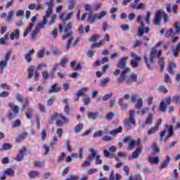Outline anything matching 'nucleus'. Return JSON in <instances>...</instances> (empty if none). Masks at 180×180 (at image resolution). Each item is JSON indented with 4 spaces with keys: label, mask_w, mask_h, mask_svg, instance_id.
I'll return each mask as SVG.
<instances>
[{
    "label": "nucleus",
    "mask_w": 180,
    "mask_h": 180,
    "mask_svg": "<svg viewBox=\"0 0 180 180\" xmlns=\"http://www.w3.org/2000/svg\"><path fill=\"white\" fill-rule=\"evenodd\" d=\"M53 0H49V1L46 3V5L48 6L47 10L46 11V15L44 16L42 22H39L37 27L32 32L31 35V40L32 41L36 40L37 34H39L40 30L44 29L49 24V18H50V15H51V12H53V7H51V4H53Z\"/></svg>",
    "instance_id": "nucleus-1"
},
{
    "label": "nucleus",
    "mask_w": 180,
    "mask_h": 180,
    "mask_svg": "<svg viewBox=\"0 0 180 180\" xmlns=\"http://www.w3.org/2000/svg\"><path fill=\"white\" fill-rule=\"evenodd\" d=\"M84 8L85 11H89V13H84L82 16V20H85L87 16V22H90L91 25L95 23L96 20H101V19H103L106 15H108V12L105 11H102L100 13H94L92 11V7L89 4H84Z\"/></svg>",
    "instance_id": "nucleus-2"
},
{
    "label": "nucleus",
    "mask_w": 180,
    "mask_h": 180,
    "mask_svg": "<svg viewBox=\"0 0 180 180\" xmlns=\"http://www.w3.org/2000/svg\"><path fill=\"white\" fill-rule=\"evenodd\" d=\"M161 53H162V50L160 49L158 52L157 50L154 48H153L150 51V55H149V60L150 63L151 64H153L154 63V58H155V56H157V58H159L158 63L160 65V70L161 71H164V68L165 67V63H164V58H160Z\"/></svg>",
    "instance_id": "nucleus-3"
},
{
    "label": "nucleus",
    "mask_w": 180,
    "mask_h": 180,
    "mask_svg": "<svg viewBox=\"0 0 180 180\" xmlns=\"http://www.w3.org/2000/svg\"><path fill=\"white\" fill-rule=\"evenodd\" d=\"M175 32H174V28H170L167 30L165 33V37L167 39L172 37V41L173 43H176V41L179 39L178 36H175V34H179L180 27L179 22H176L174 25Z\"/></svg>",
    "instance_id": "nucleus-4"
},
{
    "label": "nucleus",
    "mask_w": 180,
    "mask_h": 180,
    "mask_svg": "<svg viewBox=\"0 0 180 180\" xmlns=\"http://www.w3.org/2000/svg\"><path fill=\"white\" fill-rule=\"evenodd\" d=\"M73 25V22H70L69 24H68V25L64 30L65 34L62 37L63 40H65V39H69L66 46L67 49H68V48L70 47L71 41L74 40V37H72V31H70L72 29Z\"/></svg>",
    "instance_id": "nucleus-5"
},
{
    "label": "nucleus",
    "mask_w": 180,
    "mask_h": 180,
    "mask_svg": "<svg viewBox=\"0 0 180 180\" xmlns=\"http://www.w3.org/2000/svg\"><path fill=\"white\" fill-rule=\"evenodd\" d=\"M56 119H58L56 125L58 126V127H63L64 124L70 123V120L63 114L56 112L55 115L51 117V120H56Z\"/></svg>",
    "instance_id": "nucleus-6"
},
{
    "label": "nucleus",
    "mask_w": 180,
    "mask_h": 180,
    "mask_svg": "<svg viewBox=\"0 0 180 180\" xmlns=\"http://www.w3.org/2000/svg\"><path fill=\"white\" fill-rule=\"evenodd\" d=\"M12 55V51L8 50L4 54L3 60L0 61V70L1 74H4V71H5V68L8 67V64L9 63V59L11 58V56Z\"/></svg>",
    "instance_id": "nucleus-7"
},
{
    "label": "nucleus",
    "mask_w": 180,
    "mask_h": 180,
    "mask_svg": "<svg viewBox=\"0 0 180 180\" xmlns=\"http://www.w3.org/2000/svg\"><path fill=\"white\" fill-rule=\"evenodd\" d=\"M136 115V111H130L129 112V118L128 120H124V123L125 124V127L127 130H131V124L136 126V119H134V116Z\"/></svg>",
    "instance_id": "nucleus-8"
},
{
    "label": "nucleus",
    "mask_w": 180,
    "mask_h": 180,
    "mask_svg": "<svg viewBox=\"0 0 180 180\" xmlns=\"http://www.w3.org/2000/svg\"><path fill=\"white\" fill-rule=\"evenodd\" d=\"M163 16L165 22H168V15L162 10H158L155 12V25H161V17Z\"/></svg>",
    "instance_id": "nucleus-9"
},
{
    "label": "nucleus",
    "mask_w": 180,
    "mask_h": 180,
    "mask_svg": "<svg viewBox=\"0 0 180 180\" xmlns=\"http://www.w3.org/2000/svg\"><path fill=\"white\" fill-rule=\"evenodd\" d=\"M15 99L17 102H20V103H22V110H26L27 109V105H29V98H25L23 94L20 93H17L15 94Z\"/></svg>",
    "instance_id": "nucleus-10"
},
{
    "label": "nucleus",
    "mask_w": 180,
    "mask_h": 180,
    "mask_svg": "<svg viewBox=\"0 0 180 180\" xmlns=\"http://www.w3.org/2000/svg\"><path fill=\"white\" fill-rule=\"evenodd\" d=\"M127 141H129L128 143V150H134V146H138V147H140V139H136V142L134 140H130L129 136H127L124 139L123 143H127Z\"/></svg>",
    "instance_id": "nucleus-11"
},
{
    "label": "nucleus",
    "mask_w": 180,
    "mask_h": 180,
    "mask_svg": "<svg viewBox=\"0 0 180 180\" xmlns=\"http://www.w3.org/2000/svg\"><path fill=\"white\" fill-rule=\"evenodd\" d=\"M36 22H37V16L34 15L32 19V22L30 23V26L24 32L23 37H26L33 30V27L36 25Z\"/></svg>",
    "instance_id": "nucleus-12"
},
{
    "label": "nucleus",
    "mask_w": 180,
    "mask_h": 180,
    "mask_svg": "<svg viewBox=\"0 0 180 180\" xmlns=\"http://www.w3.org/2000/svg\"><path fill=\"white\" fill-rule=\"evenodd\" d=\"M131 72L130 68H127L121 74L120 77L117 79L118 84H122L124 81H126V74Z\"/></svg>",
    "instance_id": "nucleus-13"
},
{
    "label": "nucleus",
    "mask_w": 180,
    "mask_h": 180,
    "mask_svg": "<svg viewBox=\"0 0 180 180\" xmlns=\"http://www.w3.org/2000/svg\"><path fill=\"white\" fill-rule=\"evenodd\" d=\"M26 151H27L26 147H22L15 158L16 161H23V160H25V155L26 154Z\"/></svg>",
    "instance_id": "nucleus-14"
},
{
    "label": "nucleus",
    "mask_w": 180,
    "mask_h": 180,
    "mask_svg": "<svg viewBox=\"0 0 180 180\" xmlns=\"http://www.w3.org/2000/svg\"><path fill=\"white\" fill-rule=\"evenodd\" d=\"M20 39V30L17 28L10 34V40H19Z\"/></svg>",
    "instance_id": "nucleus-15"
},
{
    "label": "nucleus",
    "mask_w": 180,
    "mask_h": 180,
    "mask_svg": "<svg viewBox=\"0 0 180 180\" xmlns=\"http://www.w3.org/2000/svg\"><path fill=\"white\" fill-rule=\"evenodd\" d=\"M125 81L127 85H133V84L137 81V74H131Z\"/></svg>",
    "instance_id": "nucleus-16"
},
{
    "label": "nucleus",
    "mask_w": 180,
    "mask_h": 180,
    "mask_svg": "<svg viewBox=\"0 0 180 180\" xmlns=\"http://www.w3.org/2000/svg\"><path fill=\"white\" fill-rule=\"evenodd\" d=\"M74 15V12H70L69 13H62L60 15V19L62 22H68V20H70L72 18V15Z\"/></svg>",
    "instance_id": "nucleus-17"
},
{
    "label": "nucleus",
    "mask_w": 180,
    "mask_h": 180,
    "mask_svg": "<svg viewBox=\"0 0 180 180\" xmlns=\"http://www.w3.org/2000/svg\"><path fill=\"white\" fill-rule=\"evenodd\" d=\"M34 54V49H31L24 55V58L27 63H32V56Z\"/></svg>",
    "instance_id": "nucleus-18"
},
{
    "label": "nucleus",
    "mask_w": 180,
    "mask_h": 180,
    "mask_svg": "<svg viewBox=\"0 0 180 180\" xmlns=\"http://www.w3.org/2000/svg\"><path fill=\"white\" fill-rule=\"evenodd\" d=\"M165 127L167 129L168 134L164 139V141H167V139L172 137V134H174V127L172 125H166Z\"/></svg>",
    "instance_id": "nucleus-19"
},
{
    "label": "nucleus",
    "mask_w": 180,
    "mask_h": 180,
    "mask_svg": "<svg viewBox=\"0 0 180 180\" xmlns=\"http://www.w3.org/2000/svg\"><path fill=\"white\" fill-rule=\"evenodd\" d=\"M8 107L13 110L15 116H18V114L20 112V107L15 105L13 103H9Z\"/></svg>",
    "instance_id": "nucleus-20"
},
{
    "label": "nucleus",
    "mask_w": 180,
    "mask_h": 180,
    "mask_svg": "<svg viewBox=\"0 0 180 180\" xmlns=\"http://www.w3.org/2000/svg\"><path fill=\"white\" fill-rule=\"evenodd\" d=\"M127 60H129L128 57H123L120 59V63H118L117 64V67L118 68H124L126 67V65H127V63H126V61H127Z\"/></svg>",
    "instance_id": "nucleus-21"
},
{
    "label": "nucleus",
    "mask_w": 180,
    "mask_h": 180,
    "mask_svg": "<svg viewBox=\"0 0 180 180\" xmlns=\"http://www.w3.org/2000/svg\"><path fill=\"white\" fill-rule=\"evenodd\" d=\"M61 91V87H59L57 84H54L51 86V89L49 91V94H56Z\"/></svg>",
    "instance_id": "nucleus-22"
},
{
    "label": "nucleus",
    "mask_w": 180,
    "mask_h": 180,
    "mask_svg": "<svg viewBox=\"0 0 180 180\" xmlns=\"http://www.w3.org/2000/svg\"><path fill=\"white\" fill-rule=\"evenodd\" d=\"M140 154H141V148H138L132 153L131 156L129 157V159L130 160H136V159L139 158Z\"/></svg>",
    "instance_id": "nucleus-23"
},
{
    "label": "nucleus",
    "mask_w": 180,
    "mask_h": 180,
    "mask_svg": "<svg viewBox=\"0 0 180 180\" xmlns=\"http://www.w3.org/2000/svg\"><path fill=\"white\" fill-rule=\"evenodd\" d=\"M129 8H131L132 9L144 10L146 9V4L140 3L139 4H129Z\"/></svg>",
    "instance_id": "nucleus-24"
},
{
    "label": "nucleus",
    "mask_w": 180,
    "mask_h": 180,
    "mask_svg": "<svg viewBox=\"0 0 180 180\" xmlns=\"http://www.w3.org/2000/svg\"><path fill=\"white\" fill-rule=\"evenodd\" d=\"M89 151L91 153V155L87 156L86 160L87 161L94 162L95 157H96V151H95V149L94 148H89Z\"/></svg>",
    "instance_id": "nucleus-25"
},
{
    "label": "nucleus",
    "mask_w": 180,
    "mask_h": 180,
    "mask_svg": "<svg viewBox=\"0 0 180 180\" xmlns=\"http://www.w3.org/2000/svg\"><path fill=\"white\" fill-rule=\"evenodd\" d=\"M118 104L121 107L122 110H127L129 105L124 103L123 98H120L118 99Z\"/></svg>",
    "instance_id": "nucleus-26"
},
{
    "label": "nucleus",
    "mask_w": 180,
    "mask_h": 180,
    "mask_svg": "<svg viewBox=\"0 0 180 180\" xmlns=\"http://www.w3.org/2000/svg\"><path fill=\"white\" fill-rule=\"evenodd\" d=\"M88 118L90 120H96V119H98V117H99V112H91L88 114Z\"/></svg>",
    "instance_id": "nucleus-27"
},
{
    "label": "nucleus",
    "mask_w": 180,
    "mask_h": 180,
    "mask_svg": "<svg viewBox=\"0 0 180 180\" xmlns=\"http://www.w3.org/2000/svg\"><path fill=\"white\" fill-rule=\"evenodd\" d=\"M51 6L52 8V11H53V1L51 3ZM52 14H53V12H51V14L49 16V18H51V22H49V26H53V25H54V23H56V20L57 19V15L56 14H53V15H52Z\"/></svg>",
    "instance_id": "nucleus-28"
},
{
    "label": "nucleus",
    "mask_w": 180,
    "mask_h": 180,
    "mask_svg": "<svg viewBox=\"0 0 180 180\" xmlns=\"http://www.w3.org/2000/svg\"><path fill=\"white\" fill-rule=\"evenodd\" d=\"M179 51H180V42H179L176 46V47L172 49L174 57H178V54H179Z\"/></svg>",
    "instance_id": "nucleus-29"
},
{
    "label": "nucleus",
    "mask_w": 180,
    "mask_h": 180,
    "mask_svg": "<svg viewBox=\"0 0 180 180\" xmlns=\"http://www.w3.org/2000/svg\"><path fill=\"white\" fill-rule=\"evenodd\" d=\"M88 89H89V88L84 87L77 91V95H78L79 96H85Z\"/></svg>",
    "instance_id": "nucleus-30"
},
{
    "label": "nucleus",
    "mask_w": 180,
    "mask_h": 180,
    "mask_svg": "<svg viewBox=\"0 0 180 180\" xmlns=\"http://www.w3.org/2000/svg\"><path fill=\"white\" fill-rule=\"evenodd\" d=\"M39 172L37 171L32 170L28 173V176L31 178V179H34L37 176H39Z\"/></svg>",
    "instance_id": "nucleus-31"
},
{
    "label": "nucleus",
    "mask_w": 180,
    "mask_h": 180,
    "mask_svg": "<svg viewBox=\"0 0 180 180\" xmlns=\"http://www.w3.org/2000/svg\"><path fill=\"white\" fill-rule=\"evenodd\" d=\"M175 68H176V64L170 63L169 65V72H170L172 75H175V72L174 71V69Z\"/></svg>",
    "instance_id": "nucleus-32"
},
{
    "label": "nucleus",
    "mask_w": 180,
    "mask_h": 180,
    "mask_svg": "<svg viewBox=\"0 0 180 180\" xmlns=\"http://www.w3.org/2000/svg\"><path fill=\"white\" fill-rule=\"evenodd\" d=\"M27 137V133L24 132L21 135H20L18 138L15 139V143H20L22 140H25Z\"/></svg>",
    "instance_id": "nucleus-33"
},
{
    "label": "nucleus",
    "mask_w": 180,
    "mask_h": 180,
    "mask_svg": "<svg viewBox=\"0 0 180 180\" xmlns=\"http://www.w3.org/2000/svg\"><path fill=\"white\" fill-rule=\"evenodd\" d=\"M149 162H150V164H158V162H160V158L150 156L149 157Z\"/></svg>",
    "instance_id": "nucleus-34"
},
{
    "label": "nucleus",
    "mask_w": 180,
    "mask_h": 180,
    "mask_svg": "<svg viewBox=\"0 0 180 180\" xmlns=\"http://www.w3.org/2000/svg\"><path fill=\"white\" fill-rule=\"evenodd\" d=\"M123 128L122 127H119L117 129H114L110 132L111 136H116V134H119V133H122Z\"/></svg>",
    "instance_id": "nucleus-35"
},
{
    "label": "nucleus",
    "mask_w": 180,
    "mask_h": 180,
    "mask_svg": "<svg viewBox=\"0 0 180 180\" xmlns=\"http://www.w3.org/2000/svg\"><path fill=\"white\" fill-rule=\"evenodd\" d=\"M14 15H15V11L11 10L8 13L7 21L12 22L13 20Z\"/></svg>",
    "instance_id": "nucleus-36"
},
{
    "label": "nucleus",
    "mask_w": 180,
    "mask_h": 180,
    "mask_svg": "<svg viewBox=\"0 0 180 180\" xmlns=\"http://www.w3.org/2000/svg\"><path fill=\"white\" fill-rule=\"evenodd\" d=\"M110 81V78L109 77H106L105 79H103L101 82L99 83V86H106V85L108 84V82H109Z\"/></svg>",
    "instance_id": "nucleus-37"
},
{
    "label": "nucleus",
    "mask_w": 180,
    "mask_h": 180,
    "mask_svg": "<svg viewBox=\"0 0 180 180\" xmlns=\"http://www.w3.org/2000/svg\"><path fill=\"white\" fill-rule=\"evenodd\" d=\"M103 44H105V41H100L99 42L91 44V49H95V47L96 48L102 47Z\"/></svg>",
    "instance_id": "nucleus-38"
},
{
    "label": "nucleus",
    "mask_w": 180,
    "mask_h": 180,
    "mask_svg": "<svg viewBox=\"0 0 180 180\" xmlns=\"http://www.w3.org/2000/svg\"><path fill=\"white\" fill-rule=\"evenodd\" d=\"M171 162V158L167 156V161H165L164 163L160 167V169H164V168H167L168 164Z\"/></svg>",
    "instance_id": "nucleus-39"
},
{
    "label": "nucleus",
    "mask_w": 180,
    "mask_h": 180,
    "mask_svg": "<svg viewBox=\"0 0 180 180\" xmlns=\"http://www.w3.org/2000/svg\"><path fill=\"white\" fill-rule=\"evenodd\" d=\"M30 75H28V78H33L34 76V65H32L28 69Z\"/></svg>",
    "instance_id": "nucleus-40"
},
{
    "label": "nucleus",
    "mask_w": 180,
    "mask_h": 180,
    "mask_svg": "<svg viewBox=\"0 0 180 180\" xmlns=\"http://www.w3.org/2000/svg\"><path fill=\"white\" fill-rule=\"evenodd\" d=\"M153 119H154V116L153 115V114H149L148 117L146 120L145 124H151V123H153Z\"/></svg>",
    "instance_id": "nucleus-41"
},
{
    "label": "nucleus",
    "mask_w": 180,
    "mask_h": 180,
    "mask_svg": "<svg viewBox=\"0 0 180 180\" xmlns=\"http://www.w3.org/2000/svg\"><path fill=\"white\" fill-rule=\"evenodd\" d=\"M96 165H102L103 164V160H102V157L101 155H96Z\"/></svg>",
    "instance_id": "nucleus-42"
},
{
    "label": "nucleus",
    "mask_w": 180,
    "mask_h": 180,
    "mask_svg": "<svg viewBox=\"0 0 180 180\" xmlns=\"http://www.w3.org/2000/svg\"><path fill=\"white\" fill-rule=\"evenodd\" d=\"M84 129V124L81 123L75 126V133H79L81 130Z\"/></svg>",
    "instance_id": "nucleus-43"
},
{
    "label": "nucleus",
    "mask_w": 180,
    "mask_h": 180,
    "mask_svg": "<svg viewBox=\"0 0 180 180\" xmlns=\"http://www.w3.org/2000/svg\"><path fill=\"white\" fill-rule=\"evenodd\" d=\"M167 110V105L164 101H161L160 105V112H166Z\"/></svg>",
    "instance_id": "nucleus-44"
},
{
    "label": "nucleus",
    "mask_w": 180,
    "mask_h": 180,
    "mask_svg": "<svg viewBox=\"0 0 180 180\" xmlns=\"http://www.w3.org/2000/svg\"><path fill=\"white\" fill-rule=\"evenodd\" d=\"M4 174L8 176H13L15 175V172L12 169H6Z\"/></svg>",
    "instance_id": "nucleus-45"
},
{
    "label": "nucleus",
    "mask_w": 180,
    "mask_h": 180,
    "mask_svg": "<svg viewBox=\"0 0 180 180\" xmlns=\"http://www.w3.org/2000/svg\"><path fill=\"white\" fill-rule=\"evenodd\" d=\"M130 56L132 58L135 60V61H141V57L134 53V52H131Z\"/></svg>",
    "instance_id": "nucleus-46"
},
{
    "label": "nucleus",
    "mask_w": 180,
    "mask_h": 180,
    "mask_svg": "<svg viewBox=\"0 0 180 180\" xmlns=\"http://www.w3.org/2000/svg\"><path fill=\"white\" fill-rule=\"evenodd\" d=\"M37 58H43L44 57V49H42L37 52Z\"/></svg>",
    "instance_id": "nucleus-47"
},
{
    "label": "nucleus",
    "mask_w": 180,
    "mask_h": 180,
    "mask_svg": "<svg viewBox=\"0 0 180 180\" xmlns=\"http://www.w3.org/2000/svg\"><path fill=\"white\" fill-rule=\"evenodd\" d=\"M38 108L39 110H41V112H42L43 113H46V112H47V110L46 109V106H44V104L41 103H38Z\"/></svg>",
    "instance_id": "nucleus-48"
},
{
    "label": "nucleus",
    "mask_w": 180,
    "mask_h": 180,
    "mask_svg": "<svg viewBox=\"0 0 180 180\" xmlns=\"http://www.w3.org/2000/svg\"><path fill=\"white\" fill-rule=\"evenodd\" d=\"M136 108L137 109H140L143 107V98H139L137 101H136Z\"/></svg>",
    "instance_id": "nucleus-49"
},
{
    "label": "nucleus",
    "mask_w": 180,
    "mask_h": 180,
    "mask_svg": "<svg viewBox=\"0 0 180 180\" xmlns=\"http://www.w3.org/2000/svg\"><path fill=\"white\" fill-rule=\"evenodd\" d=\"M67 63H68V59L67 58H62V60H60L61 67L65 68V67H67Z\"/></svg>",
    "instance_id": "nucleus-50"
},
{
    "label": "nucleus",
    "mask_w": 180,
    "mask_h": 180,
    "mask_svg": "<svg viewBox=\"0 0 180 180\" xmlns=\"http://www.w3.org/2000/svg\"><path fill=\"white\" fill-rule=\"evenodd\" d=\"M158 131V128H156L155 127H153L152 128H150L148 131V135L150 136L151 134H155V132Z\"/></svg>",
    "instance_id": "nucleus-51"
},
{
    "label": "nucleus",
    "mask_w": 180,
    "mask_h": 180,
    "mask_svg": "<svg viewBox=\"0 0 180 180\" xmlns=\"http://www.w3.org/2000/svg\"><path fill=\"white\" fill-rule=\"evenodd\" d=\"M99 39H101V36L100 35H94L93 37H91L89 39V41H91L92 43H95V41H98V40H99Z\"/></svg>",
    "instance_id": "nucleus-52"
},
{
    "label": "nucleus",
    "mask_w": 180,
    "mask_h": 180,
    "mask_svg": "<svg viewBox=\"0 0 180 180\" xmlns=\"http://www.w3.org/2000/svg\"><path fill=\"white\" fill-rule=\"evenodd\" d=\"M137 61L139 60H131L130 64L131 67H133V68H139V67H140V64H139Z\"/></svg>",
    "instance_id": "nucleus-53"
},
{
    "label": "nucleus",
    "mask_w": 180,
    "mask_h": 180,
    "mask_svg": "<svg viewBox=\"0 0 180 180\" xmlns=\"http://www.w3.org/2000/svg\"><path fill=\"white\" fill-rule=\"evenodd\" d=\"M158 91L159 92H160L161 94H167V92H168V89H166L165 86H160L158 87Z\"/></svg>",
    "instance_id": "nucleus-54"
},
{
    "label": "nucleus",
    "mask_w": 180,
    "mask_h": 180,
    "mask_svg": "<svg viewBox=\"0 0 180 180\" xmlns=\"http://www.w3.org/2000/svg\"><path fill=\"white\" fill-rule=\"evenodd\" d=\"M74 6H75V0H70L68 6L69 11L74 9Z\"/></svg>",
    "instance_id": "nucleus-55"
},
{
    "label": "nucleus",
    "mask_w": 180,
    "mask_h": 180,
    "mask_svg": "<svg viewBox=\"0 0 180 180\" xmlns=\"http://www.w3.org/2000/svg\"><path fill=\"white\" fill-rule=\"evenodd\" d=\"M56 101V97H51L48 101H46V105L48 106H51L53 103H54V101Z\"/></svg>",
    "instance_id": "nucleus-56"
},
{
    "label": "nucleus",
    "mask_w": 180,
    "mask_h": 180,
    "mask_svg": "<svg viewBox=\"0 0 180 180\" xmlns=\"http://www.w3.org/2000/svg\"><path fill=\"white\" fill-rule=\"evenodd\" d=\"M15 15L17 16V18H20L22 16H25V11H23V10L17 11Z\"/></svg>",
    "instance_id": "nucleus-57"
},
{
    "label": "nucleus",
    "mask_w": 180,
    "mask_h": 180,
    "mask_svg": "<svg viewBox=\"0 0 180 180\" xmlns=\"http://www.w3.org/2000/svg\"><path fill=\"white\" fill-rule=\"evenodd\" d=\"M46 137H47V133L46 132V129H42L41 132V138L42 141H44V140H46Z\"/></svg>",
    "instance_id": "nucleus-58"
},
{
    "label": "nucleus",
    "mask_w": 180,
    "mask_h": 180,
    "mask_svg": "<svg viewBox=\"0 0 180 180\" xmlns=\"http://www.w3.org/2000/svg\"><path fill=\"white\" fill-rule=\"evenodd\" d=\"M113 117H115V112H109L107 114L105 119H107V120H112Z\"/></svg>",
    "instance_id": "nucleus-59"
},
{
    "label": "nucleus",
    "mask_w": 180,
    "mask_h": 180,
    "mask_svg": "<svg viewBox=\"0 0 180 180\" xmlns=\"http://www.w3.org/2000/svg\"><path fill=\"white\" fill-rule=\"evenodd\" d=\"M152 149L153 150V151H155V153H160V148L157 146V143H153L152 145Z\"/></svg>",
    "instance_id": "nucleus-60"
},
{
    "label": "nucleus",
    "mask_w": 180,
    "mask_h": 180,
    "mask_svg": "<svg viewBox=\"0 0 180 180\" xmlns=\"http://www.w3.org/2000/svg\"><path fill=\"white\" fill-rule=\"evenodd\" d=\"M113 96V94L110 93L108 94H105L103 97V101H108V99H110Z\"/></svg>",
    "instance_id": "nucleus-61"
},
{
    "label": "nucleus",
    "mask_w": 180,
    "mask_h": 180,
    "mask_svg": "<svg viewBox=\"0 0 180 180\" xmlns=\"http://www.w3.org/2000/svg\"><path fill=\"white\" fill-rule=\"evenodd\" d=\"M20 120H17L15 121V122L13 124L12 127H19L21 124Z\"/></svg>",
    "instance_id": "nucleus-62"
},
{
    "label": "nucleus",
    "mask_w": 180,
    "mask_h": 180,
    "mask_svg": "<svg viewBox=\"0 0 180 180\" xmlns=\"http://www.w3.org/2000/svg\"><path fill=\"white\" fill-rule=\"evenodd\" d=\"M102 134H103V131L102 130H99L96 132L94 133V134L93 135V137H101V136H102Z\"/></svg>",
    "instance_id": "nucleus-63"
},
{
    "label": "nucleus",
    "mask_w": 180,
    "mask_h": 180,
    "mask_svg": "<svg viewBox=\"0 0 180 180\" xmlns=\"http://www.w3.org/2000/svg\"><path fill=\"white\" fill-rule=\"evenodd\" d=\"M11 148H12V145L9 144V143H4L3 145V150H11Z\"/></svg>",
    "instance_id": "nucleus-64"
}]
</instances>
